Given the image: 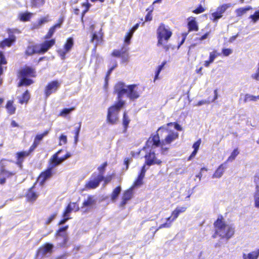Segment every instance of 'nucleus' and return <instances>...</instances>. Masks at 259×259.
Instances as JSON below:
<instances>
[{
	"label": "nucleus",
	"instance_id": "7c9ffc66",
	"mask_svg": "<svg viewBox=\"0 0 259 259\" xmlns=\"http://www.w3.org/2000/svg\"><path fill=\"white\" fill-rule=\"evenodd\" d=\"M187 208L186 206H177L172 211L170 217L175 221L181 213L184 212L186 210Z\"/></svg>",
	"mask_w": 259,
	"mask_h": 259
},
{
	"label": "nucleus",
	"instance_id": "2eb2a0df",
	"mask_svg": "<svg viewBox=\"0 0 259 259\" xmlns=\"http://www.w3.org/2000/svg\"><path fill=\"white\" fill-rule=\"evenodd\" d=\"M114 92L117 94V101H123L122 97L124 94H127V88L125 84L122 82H118L114 86Z\"/></svg>",
	"mask_w": 259,
	"mask_h": 259
},
{
	"label": "nucleus",
	"instance_id": "f03ea898",
	"mask_svg": "<svg viewBox=\"0 0 259 259\" xmlns=\"http://www.w3.org/2000/svg\"><path fill=\"white\" fill-rule=\"evenodd\" d=\"M158 47L162 46L165 51L169 50L170 46L167 43L171 37L172 32L167 26L161 23L156 30Z\"/></svg>",
	"mask_w": 259,
	"mask_h": 259
},
{
	"label": "nucleus",
	"instance_id": "a18cd8bd",
	"mask_svg": "<svg viewBox=\"0 0 259 259\" xmlns=\"http://www.w3.org/2000/svg\"><path fill=\"white\" fill-rule=\"evenodd\" d=\"M81 6L85 8L84 10L82 12L81 15V20L82 22L83 21V17L85 13L89 11V9L91 7V4L88 2L86 3H83L81 4Z\"/></svg>",
	"mask_w": 259,
	"mask_h": 259
},
{
	"label": "nucleus",
	"instance_id": "1a4fd4ad",
	"mask_svg": "<svg viewBox=\"0 0 259 259\" xmlns=\"http://www.w3.org/2000/svg\"><path fill=\"white\" fill-rule=\"evenodd\" d=\"M34 152L30 147L27 151H21L16 153V164L20 169L23 168V163L26 157L29 156Z\"/></svg>",
	"mask_w": 259,
	"mask_h": 259
},
{
	"label": "nucleus",
	"instance_id": "5701e85b",
	"mask_svg": "<svg viewBox=\"0 0 259 259\" xmlns=\"http://www.w3.org/2000/svg\"><path fill=\"white\" fill-rule=\"evenodd\" d=\"M35 184L28 189L25 195V197L27 201L30 202H34L38 198L39 194L33 190Z\"/></svg>",
	"mask_w": 259,
	"mask_h": 259
},
{
	"label": "nucleus",
	"instance_id": "ea45409f",
	"mask_svg": "<svg viewBox=\"0 0 259 259\" xmlns=\"http://www.w3.org/2000/svg\"><path fill=\"white\" fill-rule=\"evenodd\" d=\"M257 100H259V95L253 96L249 94H246L244 96V102L246 103L250 101H256Z\"/></svg>",
	"mask_w": 259,
	"mask_h": 259
},
{
	"label": "nucleus",
	"instance_id": "c03bdc74",
	"mask_svg": "<svg viewBox=\"0 0 259 259\" xmlns=\"http://www.w3.org/2000/svg\"><path fill=\"white\" fill-rule=\"evenodd\" d=\"M250 9H251V8L250 6L240 8L236 10V13L238 16H242L243 14H245L247 11Z\"/></svg>",
	"mask_w": 259,
	"mask_h": 259
},
{
	"label": "nucleus",
	"instance_id": "4be33fe9",
	"mask_svg": "<svg viewBox=\"0 0 259 259\" xmlns=\"http://www.w3.org/2000/svg\"><path fill=\"white\" fill-rule=\"evenodd\" d=\"M53 248V245L52 244L46 243L38 248L37 251V254L43 256L47 253H52Z\"/></svg>",
	"mask_w": 259,
	"mask_h": 259
},
{
	"label": "nucleus",
	"instance_id": "4c0bfd02",
	"mask_svg": "<svg viewBox=\"0 0 259 259\" xmlns=\"http://www.w3.org/2000/svg\"><path fill=\"white\" fill-rule=\"evenodd\" d=\"M121 190L120 186H117L113 189L111 194V199L112 201H114L118 197Z\"/></svg>",
	"mask_w": 259,
	"mask_h": 259
},
{
	"label": "nucleus",
	"instance_id": "58836bf2",
	"mask_svg": "<svg viewBox=\"0 0 259 259\" xmlns=\"http://www.w3.org/2000/svg\"><path fill=\"white\" fill-rule=\"evenodd\" d=\"M130 119L129 118L128 116L127 115V114L126 112H124L123 114V117H122V124L123 126V127L124 128V130H126L128 124L130 122Z\"/></svg>",
	"mask_w": 259,
	"mask_h": 259
},
{
	"label": "nucleus",
	"instance_id": "c85d7f7f",
	"mask_svg": "<svg viewBox=\"0 0 259 259\" xmlns=\"http://www.w3.org/2000/svg\"><path fill=\"white\" fill-rule=\"evenodd\" d=\"M188 20H189L187 24L188 31H197L199 29V27L196 21L195 18L189 17L188 18Z\"/></svg>",
	"mask_w": 259,
	"mask_h": 259
},
{
	"label": "nucleus",
	"instance_id": "79ce46f5",
	"mask_svg": "<svg viewBox=\"0 0 259 259\" xmlns=\"http://www.w3.org/2000/svg\"><path fill=\"white\" fill-rule=\"evenodd\" d=\"M255 192L254 194V206L259 208V186L256 185Z\"/></svg>",
	"mask_w": 259,
	"mask_h": 259
},
{
	"label": "nucleus",
	"instance_id": "423d86ee",
	"mask_svg": "<svg viewBox=\"0 0 259 259\" xmlns=\"http://www.w3.org/2000/svg\"><path fill=\"white\" fill-rule=\"evenodd\" d=\"M62 151V149L58 150L56 153L54 154L49 159L48 166L51 167L52 169L71 156L70 153L67 152L63 156L60 158L58 157V154Z\"/></svg>",
	"mask_w": 259,
	"mask_h": 259
},
{
	"label": "nucleus",
	"instance_id": "4468645a",
	"mask_svg": "<svg viewBox=\"0 0 259 259\" xmlns=\"http://www.w3.org/2000/svg\"><path fill=\"white\" fill-rule=\"evenodd\" d=\"M144 158H145V164H147L148 166L154 164L161 165L162 163V161L156 158V154L154 151H150L147 153L145 155Z\"/></svg>",
	"mask_w": 259,
	"mask_h": 259
},
{
	"label": "nucleus",
	"instance_id": "f8f14e48",
	"mask_svg": "<svg viewBox=\"0 0 259 259\" xmlns=\"http://www.w3.org/2000/svg\"><path fill=\"white\" fill-rule=\"evenodd\" d=\"M96 203V196L93 195H89L87 198L83 201L81 207L84 209V212H87L95 207Z\"/></svg>",
	"mask_w": 259,
	"mask_h": 259
},
{
	"label": "nucleus",
	"instance_id": "e433bc0d",
	"mask_svg": "<svg viewBox=\"0 0 259 259\" xmlns=\"http://www.w3.org/2000/svg\"><path fill=\"white\" fill-rule=\"evenodd\" d=\"M108 165L107 161H105L102 163L98 168L97 169L99 171V174L97 175L98 177H101L102 179H104V174L106 168Z\"/></svg>",
	"mask_w": 259,
	"mask_h": 259
},
{
	"label": "nucleus",
	"instance_id": "6ab92c4d",
	"mask_svg": "<svg viewBox=\"0 0 259 259\" xmlns=\"http://www.w3.org/2000/svg\"><path fill=\"white\" fill-rule=\"evenodd\" d=\"M179 133L176 132L170 131L165 138L162 140V145L164 146L170 145L172 142L179 138Z\"/></svg>",
	"mask_w": 259,
	"mask_h": 259
},
{
	"label": "nucleus",
	"instance_id": "a211bd4d",
	"mask_svg": "<svg viewBox=\"0 0 259 259\" xmlns=\"http://www.w3.org/2000/svg\"><path fill=\"white\" fill-rule=\"evenodd\" d=\"M53 174V169L51 167L48 166L45 170L40 172L38 177L37 180L39 181V184L41 185H42L47 180L52 177Z\"/></svg>",
	"mask_w": 259,
	"mask_h": 259
},
{
	"label": "nucleus",
	"instance_id": "bf43d9fd",
	"mask_svg": "<svg viewBox=\"0 0 259 259\" xmlns=\"http://www.w3.org/2000/svg\"><path fill=\"white\" fill-rule=\"evenodd\" d=\"M233 53V51L230 48H223L222 50V54L225 57L229 56Z\"/></svg>",
	"mask_w": 259,
	"mask_h": 259
},
{
	"label": "nucleus",
	"instance_id": "393cba45",
	"mask_svg": "<svg viewBox=\"0 0 259 259\" xmlns=\"http://www.w3.org/2000/svg\"><path fill=\"white\" fill-rule=\"evenodd\" d=\"M68 226H66L63 227L59 228L56 232V236H60L63 238V242L62 243V246L66 245L68 241V237L67 234L65 231L68 229Z\"/></svg>",
	"mask_w": 259,
	"mask_h": 259
},
{
	"label": "nucleus",
	"instance_id": "aec40b11",
	"mask_svg": "<svg viewBox=\"0 0 259 259\" xmlns=\"http://www.w3.org/2000/svg\"><path fill=\"white\" fill-rule=\"evenodd\" d=\"M133 196V190L130 188L124 191L121 198V201L119 204L121 207H123L127 201L131 200Z\"/></svg>",
	"mask_w": 259,
	"mask_h": 259
},
{
	"label": "nucleus",
	"instance_id": "774afa93",
	"mask_svg": "<svg viewBox=\"0 0 259 259\" xmlns=\"http://www.w3.org/2000/svg\"><path fill=\"white\" fill-rule=\"evenodd\" d=\"M201 140L200 139L198 140L196 142H195L193 145V148H194V150H196V151H198L199 148V146L201 144Z\"/></svg>",
	"mask_w": 259,
	"mask_h": 259
},
{
	"label": "nucleus",
	"instance_id": "f704fd0d",
	"mask_svg": "<svg viewBox=\"0 0 259 259\" xmlns=\"http://www.w3.org/2000/svg\"><path fill=\"white\" fill-rule=\"evenodd\" d=\"M46 0H30V5L32 8H38L45 4Z\"/></svg>",
	"mask_w": 259,
	"mask_h": 259
},
{
	"label": "nucleus",
	"instance_id": "680f3d73",
	"mask_svg": "<svg viewBox=\"0 0 259 259\" xmlns=\"http://www.w3.org/2000/svg\"><path fill=\"white\" fill-rule=\"evenodd\" d=\"M95 40L97 42L101 41L102 36H99L96 33H94L92 35L91 41L93 42Z\"/></svg>",
	"mask_w": 259,
	"mask_h": 259
},
{
	"label": "nucleus",
	"instance_id": "3c124183",
	"mask_svg": "<svg viewBox=\"0 0 259 259\" xmlns=\"http://www.w3.org/2000/svg\"><path fill=\"white\" fill-rule=\"evenodd\" d=\"M72 211V207L68 203L63 212L62 217H69V214Z\"/></svg>",
	"mask_w": 259,
	"mask_h": 259
},
{
	"label": "nucleus",
	"instance_id": "ddd939ff",
	"mask_svg": "<svg viewBox=\"0 0 259 259\" xmlns=\"http://www.w3.org/2000/svg\"><path fill=\"white\" fill-rule=\"evenodd\" d=\"M60 86V82L57 80L49 82L47 84L44 90L46 98H48L52 94L56 92Z\"/></svg>",
	"mask_w": 259,
	"mask_h": 259
},
{
	"label": "nucleus",
	"instance_id": "a19ab883",
	"mask_svg": "<svg viewBox=\"0 0 259 259\" xmlns=\"http://www.w3.org/2000/svg\"><path fill=\"white\" fill-rule=\"evenodd\" d=\"M239 154V151L238 148H235L231 152L230 155L228 157L227 160L225 161L226 163L228 161H232L234 160L237 155Z\"/></svg>",
	"mask_w": 259,
	"mask_h": 259
},
{
	"label": "nucleus",
	"instance_id": "0eeeda50",
	"mask_svg": "<svg viewBox=\"0 0 259 259\" xmlns=\"http://www.w3.org/2000/svg\"><path fill=\"white\" fill-rule=\"evenodd\" d=\"M56 40L55 38L44 41L40 44H35L32 45L34 50L39 52L35 53L37 54H44L55 45Z\"/></svg>",
	"mask_w": 259,
	"mask_h": 259
},
{
	"label": "nucleus",
	"instance_id": "2f4dec72",
	"mask_svg": "<svg viewBox=\"0 0 259 259\" xmlns=\"http://www.w3.org/2000/svg\"><path fill=\"white\" fill-rule=\"evenodd\" d=\"M30 98V94L29 93V91L27 90L22 94V95L21 96L18 97V99L19 100L18 102L20 104H27Z\"/></svg>",
	"mask_w": 259,
	"mask_h": 259
},
{
	"label": "nucleus",
	"instance_id": "f257e3e1",
	"mask_svg": "<svg viewBox=\"0 0 259 259\" xmlns=\"http://www.w3.org/2000/svg\"><path fill=\"white\" fill-rule=\"evenodd\" d=\"M213 227L214 233L212 236L213 238L218 236L221 239H224L227 241L235 234L234 228L226 224L222 215H219L217 219L214 222Z\"/></svg>",
	"mask_w": 259,
	"mask_h": 259
},
{
	"label": "nucleus",
	"instance_id": "09e8293b",
	"mask_svg": "<svg viewBox=\"0 0 259 259\" xmlns=\"http://www.w3.org/2000/svg\"><path fill=\"white\" fill-rule=\"evenodd\" d=\"M153 10V7L152 6L151 7V8H148L146 9V11L148 12L147 14L145 16V21H150L152 19V13Z\"/></svg>",
	"mask_w": 259,
	"mask_h": 259
},
{
	"label": "nucleus",
	"instance_id": "412c9836",
	"mask_svg": "<svg viewBox=\"0 0 259 259\" xmlns=\"http://www.w3.org/2000/svg\"><path fill=\"white\" fill-rule=\"evenodd\" d=\"M137 86V85L136 84H133L127 86V97L132 100L137 99L140 96L139 93L135 89Z\"/></svg>",
	"mask_w": 259,
	"mask_h": 259
},
{
	"label": "nucleus",
	"instance_id": "bb28decb",
	"mask_svg": "<svg viewBox=\"0 0 259 259\" xmlns=\"http://www.w3.org/2000/svg\"><path fill=\"white\" fill-rule=\"evenodd\" d=\"M63 21V19H59L57 23L55 24V25H54L50 28L48 32L44 36V38L45 39H49L51 38L54 33H55L56 29L61 27Z\"/></svg>",
	"mask_w": 259,
	"mask_h": 259
},
{
	"label": "nucleus",
	"instance_id": "72a5a7b5",
	"mask_svg": "<svg viewBox=\"0 0 259 259\" xmlns=\"http://www.w3.org/2000/svg\"><path fill=\"white\" fill-rule=\"evenodd\" d=\"M32 14L30 12H26L21 13L19 14V19L22 22H26L30 20L32 17Z\"/></svg>",
	"mask_w": 259,
	"mask_h": 259
},
{
	"label": "nucleus",
	"instance_id": "052dcab7",
	"mask_svg": "<svg viewBox=\"0 0 259 259\" xmlns=\"http://www.w3.org/2000/svg\"><path fill=\"white\" fill-rule=\"evenodd\" d=\"M69 204L70 205L71 207H72V209L73 211L77 212L79 210L80 208L79 207V205L77 202H70V203H69Z\"/></svg>",
	"mask_w": 259,
	"mask_h": 259
},
{
	"label": "nucleus",
	"instance_id": "b1692460",
	"mask_svg": "<svg viewBox=\"0 0 259 259\" xmlns=\"http://www.w3.org/2000/svg\"><path fill=\"white\" fill-rule=\"evenodd\" d=\"M16 40V37L14 34H10L8 38L0 41V48L4 49L6 47H10L15 42Z\"/></svg>",
	"mask_w": 259,
	"mask_h": 259
},
{
	"label": "nucleus",
	"instance_id": "6e6552de",
	"mask_svg": "<svg viewBox=\"0 0 259 259\" xmlns=\"http://www.w3.org/2000/svg\"><path fill=\"white\" fill-rule=\"evenodd\" d=\"M128 48L123 46L120 50L115 49L112 52L111 55L112 57L120 58L121 63H127L129 61Z\"/></svg>",
	"mask_w": 259,
	"mask_h": 259
},
{
	"label": "nucleus",
	"instance_id": "f3484780",
	"mask_svg": "<svg viewBox=\"0 0 259 259\" xmlns=\"http://www.w3.org/2000/svg\"><path fill=\"white\" fill-rule=\"evenodd\" d=\"M94 176L95 177L93 179L90 180L85 183L84 190L94 189L97 188L99 186L100 182L103 181L101 177L100 178L95 175L94 174L92 175V177Z\"/></svg>",
	"mask_w": 259,
	"mask_h": 259
},
{
	"label": "nucleus",
	"instance_id": "0e129e2a",
	"mask_svg": "<svg viewBox=\"0 0 259 259\" xmlns=\"http://www.w3.org/2000/svg\"><path fill=\"white\" fill-rule=\"evenodd\" d=\"M252 79L256 80H259V62L258 63V67L255 72L251 75Z\"/></svg>",
	"mask_w": 259,
	"mask_h": 259
},
{
	"label": "nucleus",
	"instance_id": "cd10ccee",
	"mask_svg": "<svg viewBox=\"0 0 259 259\" xmlns=\"http://www.w3.org/2000/svg\"><path fill=\"white\" fill-rule=\"evenodd\" d=\"M140 23L136 24L131 29H130L125 35L124 39V44L128 46L131 43V39L133 35L134 32L138 28Z\"/></svg>",
	"mask_w": 259,
	"mask_h": 259
},
{
	"label": "nucleus",
	"instance_id": "473e14b6",
	"mask_svg": "<svg viewBox=\"0 0 259 259\" xmlns=\"http://www.w3.org/2000/svg\"><path fill=\"white\" fill-rule=\"evenodd\" d=\"M6 108L7 112L10 115L14 114L15 113L16 108L14 105L13 100H10L7 101L6 105Z\"/></svg>",
	"mask_w": 259,
	"mask_h": 259
},
{
	"label": "nucleus",
	"instance_id": "864d4df0",
	"mask_svg": "<svg viewBox=\"0 0 259 259\" xmlns=\"http://www.w3.org/2000/svg\"><path fill=\"white\" fill-rule=\"evenodd\" d=\"M249 18L251 19L252 22H256L259 20V10L255 11L253 15H250Z\"/></svg>",
	"mask_w": 259,
	"mask_h": 259
},
{
	"label": "nucleus",
	"instance_id": "338daca9",
	"mask_svg": "<svg viewBox=\"0 0 259 259\" xmlns=\"http://www.w3.org/2000/svg\"><path fill=\"white\" fill-rule=\"evenodd\" d=\"M48 21V16L43 17L38 20V25L40 26L42 24L47 22Z\"/></svg>",
	"mask_w": 259,
	"mask_h": 259
},
{
	"label": "nucleus",
	"instance_id": "c9c22d12",
	"mask_svg": "<svg viewBox=\"0 0 259 259\" xmlns=\"http://www.w3.org/2000/svg\"><path fill=\"white\" fill-rule=\"evenodd\" d=\"M175 221L171 218L170 216L166 218V221L165 223L160 225L158 227V229H162V228H169L172 226V223Z\"/></svg>",
	"mask_w": 259,
	"mask_h": 259
},
{
	"label": "nucleus",
	"instance_id": "7ed1b4c3",
	"mask_svg": "<svg viewBox=\"0 0 259 259\" xmlns=\"http://www.w3.org/2000/svg\"><path fill=\"white\" fill-rule=\"evenodd\" d=\"M36 76V72L34 68L25 66L20 68L17 72V77L20 78L18 83V87H26L33 84L34 82L33 80L27 77H35Z\"/></svg>",
	"mask_w": 259,
	"mask_h": 259
},
{
	"label": "nucleus",
	"instance_id": "37998d69",
	"mask_svg": "<svg viewBox=\"0 0 259 259\" xmlns=\"http://www.w3.org/2000/svg\"><path fill=\"white\" fill-rule=\"evenodd\" d=\"M75 109V107H71L69 108H64L59 113V116L65 117L67 115L70 114L72 111L74 110Z\"/></svg>",
	"mask_w": 259,
	"mask_h": 259
},
{
	"label": "nucleus",
	"instance_id": "39448f33",
	"mask_svg": "<svg viewBox=\"0 0 259 259\" xmlns=\"http://www.w3.org/2000/svg\"><path fill=\"white\" fill-rule=\"evenodd\" d=\"M124 101H120L115 102L113 105L108 108L106 121L111 124H116L118 120L119 111L124 106Z\"/></svg>",
	"mask_w": 259,
	"mask_h": 259
},
{
	"label": "nucleus",
	"instance_id": "4d7b16f0",
	"mask_svg": "<svg viewBox=\"0 0 259 259\" xmlns=\"http://www.w3.org/2000/svg\"><path fill=\"white\" fill-rule=\"evenodd\" d=\"M59 145H62L66 144L67 142V137L63 134L61 135L59 138Z\"/></svg>",
	"mask_w": 259,
	"mask_h": 259
},
{
	"label": "nucleus",
	"instance_id": "9b49d317",
	"mask_svg": "<svg viewBox=\"0 0 259 259\" xmlns=\"http://www.w3.org/2000/svg\"><path fill=\"white\" fill-rule=\"evenodd\" d=\"M146 146L148 147H154L161 148L162 151L168 150V148H164L163 145H162V141L160 140V137L158 134L157 133L155 135H151L146 142Z\"/></svg>",
	"mask_w": 259,
	"mask_h": 259
},
{
	"label": "nucleus",
	"instance_id": "13d9d810",
	"mask_svg": "<svg viewBox=\"0 0 259 259\" xmlns=\"http://www.w3.org/2000/svg\"><path fill=\"white\" fill-rule=\"evenodd\" d=\"M143 179L142 178H140L139 177H137V179L135 180L133 183V186L136 187H139L142 185L143 183Z\"/></svg>",
	"mask_w": 259,
	"mask_h": 259
},
{
	"label": "nucleus",
	"instance_id": "603ef678",
	"mask_svg": "<svg viewBox=\"0 0 259 259\" xmlns=\"http://www.w3.org/2000/svg\"><path fill=\"white\" fill-rule=\"evenodd\" d=\"M220 55V53H218L217 51L214 50L209 53V59L210 60V61H212L213 62L215 58Z\"/></svg>",
	"mask_w": 259,
	"mask_h": 259
},
{
	"label": "nucleus",
	"instance_id": "dca6fc26",
	"mask_svg": "<svg viewBox=\"0 0 259 259\" xmlns=\"http://www.w3.org/2000/svg\"><path fill=\"white\" fill-rule=\"evenodd\" d=\"M229 7L227 4H223L218 7L216 11L212 13L210 16V19L213 22L218 21L219 19L223 17V14Z\"/></svg>",
	"mask_w": 259,
	"mask_h": 259
},
{
	"label": "nucleus",
	"instance_id": "49530a36",
	"mask_svg": "<svg viewBox=\"0 0 259 259\" xmlns=\"http://www.w3.org/2000/svg\"><path fill=\"white\" fill-rule=\"evenodd\" d=\"M258 256L256 252L253 251L247 254L244 253L243 254V259H257Z\"/></svg>",
	"mask_w": 259,
	"mask_h": 259
},
{
	"label": "nucleus",
	"instance_id": "5fc2aeb1",
	"mask_svg": "<svg viewBox=\"0 0 259 259\" xmlns=\"http://www.w3.org/2000/svg\"><path fill=\"white\" fill-rule=\"evenodd\" d=\"M7 64V61L4 53L2 51H0V67H2V65Z\"/></svg>",
	"mask_w": 259,
	"mask_h": 259
},
{
	"label": "nucleus",
	"instance_id": "20e7f679",
	"mask_svg": "<svg viewBox=\"0 0 259 259\" xmlns=\"http://www.w3.org/2000/svg\"><path fill=\"white\" fill-rule=\"evenodd\" d=\"M14 162L13 160L6 158H2L0 160V185H4L7 179L16 176L17 171L13 168L14 166L11 167L9 164L10 163H14Z\"/></svg>",
	"mask_w": 259,
	"mask_h": 259
},
{
	"label": "nucleus",
	"instance_id": "de8ad7c7",
	"mask_svg": "<svg viewBox=\"0 0 259 259\" xmlns=\"http://www.w3.org/2000/svg\"><path fill=\"white\" fill-rule=\"evenodd\" d=\"M166 61H164L162 62L161 64L159 65L156 69V71L155 72V76L154 78V81H155L156 79L158 78V76L159 75L160 72H161V70L164 67V65L166 64Z\"/></svg>",
	"mask_w": 259,
	"mask_h": 259
},
{
	"label": "nucleus",
	"instance_id": "c756f323",
	"mask_svg": "<svg viewBox=\"0 0 259 259\" xmlns=\"http://www.w3.org/2000/svg\"><path fill=\"white\" fill-rule=\"evenodd\" d=\"M226 168V162L222 163L217 168L214 173L212 175L213 178H221L224 171L225 169Z\"/></svg>",
	"mask_w": 259,
	"mask_h": 259
},
{
	"label": "nucleus",
	"instance_id": "6e6d98bb",
	"mask_svg": "<svg viewBox=\"0 0 259 259\" xmlns=\"http://www.w3.org/2000/svg\"><path fill=\"white\" fill-rule=\"evenodd\" d=\"M205 10V8L201 5H199L196 9L192 11V12L195 14H199L204 12Z\"/></svg>",
	"mask_w": 259,
	"mask_h": 259
},
{
	"label": "nucleus",
	"instance_id": "69168bd1",
	"mask_svg": "<svg viewBox=\"0 0 259 259\" xmlns=\"http://www.w3.org/2000/svg\"><path fill=\"white\" fill-rule=\"evenodd\" d=\"M117 62L115 61H114V64L110 68L108 71H107L106 72V75L105 76H110V74L111 73L112 71L116 68L117 67Z\"/></svg>",
	"mask_w": 259,
	"mask_h": 259
},
{
	"label": "nucleus",
	"instance_id": "9d476101",
	"mask_svg": "<svg viewBox=\"0 0 259 259\" xmlns=\"http://www.w3.org/2000/svg\"><path fill=\"white\" fill-rule=\"evenodd\" d=\"M74 46V40L71 37L67 38L62 49H59L57 52L62 60L66 59V54L69 52Z\"/></svg>",
	"mask_w": 259,
	"mask_h": 259
},
{
	"label": "nucleus",
	"instance_id": "8fccbe9b",
	"mask_svg": "<svg viewBox=\"0 0 259 259\" xmlns=\"http://www.w3.org/2000/svg\"><path fill=\"white\" fill-rule=\"evenodd\" d=\"M39 52L37 51L33 48L32 45L29 46L27 47V49L25 51V54L27 56H31L33 54H35V53H39Z\"/></svg>",
	"mask_w": 259,
	"mask_h": 259
},
{
	"label": "nucleus",
	"instance_id": "a878e982",
	"mask_svg": "<svg viewBox=\"0 0 259 259\" xmlns=\"http://www.w3.org/2000/svg\"><path fill=\"white\" fill-rule=\"evenodd\" d=\"M49 130H46L42 133L36 135L32 144L30 147L34 151L35 148L39 144L40 141L42 140L44 137L46 136L49 134Z\"/></svg>",
	"mask_w": 259,
	"mask_h": 259
},
{
	"label": "nucleus",
	"instance_id": "e2e57ef3",
	"mask_svg": "<svg viewBox=\"0 0 259 259\" xmlns=\"http://www.w3.org/2000/svg\"><path fill=\"white\" fill-rule=\"evenodd\" d=\"M57 212H55L51 214L46 220L45 224L46 225L50 224L56 218L57 215Z\"/></svg>",
	"mask_w": 259,
	"mask_h": 259
}]
</instances>
